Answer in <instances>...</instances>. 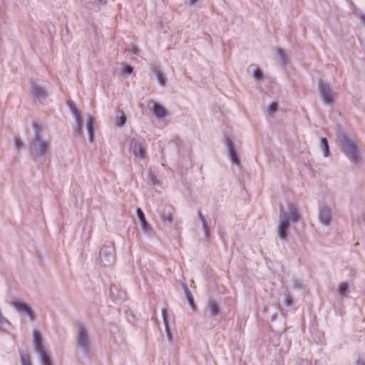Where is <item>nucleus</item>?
Here are the masks:
<instances>
[{
  "instance_id": "1",
  "label": "nucleus",
  "mask_w": 365,
  "mask_h": 365,
  "mask_svg": "<svg viewBox=\"0 0 365 365\" xmlns=\"http://www.w3.org/2000/svg\"><path fill=\"white\" fill-rule=\"evenodd\" d=\"M34 341L36 351L39 354L41 361L43 365H52L50 356L46 353L42 344V339L40 333L38 331H34Z\"/></svg>"
},
{
  "instance_id": "2",
  "label": "nucleus",
  "mask_w": 365,
  "mask_h": 365,
  "mask_svg": "<svg viewBox=\"0 0 365 365\" xmlns=\"http://www.w3.org/2000/svg\"><path fill=\"white\" fill-rule=\"evenodd\" d=\"M341 148L346 155L354 162L357 160V150L355 144L345 138L341 142Z\"/></svg>"
},
{
  "instance_id": "3",
  "label": "nucleus",
  "mask_w": 365,
  "mask_h": 365,
  "mask_svg": "<svg viewBox=\"0 0 365 365\" xmlns=\"http://www.w3.org/2000/svg\"><path fill=\"white\" fill-rule=\"evenodd\" d=\"M130 150L135 158L139 159H143L146 156L145 146L135 139H133L131 141Z\"/></svg>"
},
{
  "instance_id": "4",
  "label": "nucleus",
  "mask_w": 365,
  "mask_h": 365,
  "mask_svg": "<svg viewBox=\"0 0 365 365\" xmlns=\"http://www.w3.org/2000/svg\"><path fill=\"white\" fill-rule=\"evenodd\" d=\"M288 227L289 221L287 217L286 213L282 209H281L279 225L278 227V234L282 239L286 238Z\"/></svg>"
},
{
  "instance_id": "5",
  "label": "nucleus",
  "mask_w": 365,
  "mask_h": 365,
  "mask_svg": "<svg viewBox=\"0 0 365 365\" xmlns=\"http://www.w3.org/2000/svg\"><path fill=\"white\" fill-rule=\"evenodd\" d=\"M319 88L324 101L326 103H331L333 101V93L329 86L322 82H320Z\"/></svg>"
},
{
  "instance_id": "6",
  "label": "nucleus",
  "mask_w": 365,
  "mask_h": 365,
  "mask_svg": "<svg viewBox=\"0 0 365 365\" xmlns=\"http://www.w3.org/2000/svg\"><path fill=\"white\" fill-rule=\"evenodd\" d=\"M11 304L19 312H24L28 314L31 320H34L35 318L34 314L31 308L25 303L21 301H14Z\"/></svg>"
},
{
  "instance_id": "7",
  "label": "nucleus",
  "mask_w": 365,
  "mask_h": 365,
  "mask_svg": "<svg viewBox=\"0 0 365 365\" xmlns=\"http://www.w3.org/2000/svg\"><path fill=\"white\" fill-rule=\"evenodd\" d=\"M319 218L323 224L327 225L331 220L330 210L327 207H322L320 210Z\"/></svg>"
},
{
  "instance_id": "8",
  "label": "nucleus",
  "mask_w": 365,
  "mask_h": 365,
  "mask_svg": "<svg viewBox=\"0 0 365 365\" xmlns=\"http://www.w3.org/2000/svg\"><path fill=\"white\" fill-rule=\"evenodd\" d=\"M78 343L81 346H86L87 344V333L82 327L78 329Z\"/></svg>"
},
{
  "instance_id": "9",
  "label": "nucleus",
  "mask_w": 365,
  "mask_h": 365,
  "mask_svg": "<svg viewBox=\"0 0 365 365\" xmlns=\"http://www.w3.org/2000/svg\"><path fill=\"white\" fill-rule=\"evenodd\" d=\"M153 113L158 118H163L167 114L165 108L156 103L153 105Z\"/></svg>"
},
{
  "instance_id": "10",
  "label": "nucleus",
  "mask_w": 365,
  "mask_h": 365,
  "mask_svg": "<svg viewBox=\"0 0 365 365\" xmlns=\"http://www.w3.org/2000/svg\"><path fill=\"white\" fill-rule=\"evenodd\" d=\"M137 215L140 221L143 229L144 230H147L149 228V225L147 222L144 213L140 208L137 210Z\"/></svg>"
},
{
  "instance_id": "11",
  "label": "nucleus",
  "mask_w": 365,
  "mask_h": 365,
  "mask_svg": "<svg viewBox=\"0 0 365 365\" xmlns=\"http://www.w3.org/2000/svg\"><path fill=\"white\" fill-rule=\"evenodd\" d=\"M289 215H290V217H291L292 220L293 222L297 221L299 217V213H298L297 210L295 207V206L294 205H289Z\"/></svg>"
},
{
  "instance_id": "12",
  "label": "nucleus",
  "mask_w": 365,
  "mask_h": 365,
  "mask_svg": "<svg viewBox=\"0 0 365 365\" xmlns=\"http://www.w3.org/2000/svg\"><path fill=\"white\" fill-rule=\"evenodd\" d=\"M93 117L89 116L88 119V122H87V128H88V133L90 135L91 140H92L93 137Z\"/></svg>"
},
{
  "instance_id": "13",
  "label": "nucleus",
  "mask_w": 365,
  "mask_h": 365,
  "mask_svg": "<svg viewBox=\"0 0 365 365\" xmlns=\"http://www.w3.org/2000/svg\"><path fill=\"white\" fill-rule=\"evenodd\" d=\"M209 308H210L211 314L213 316H215L218 314V312H219L218 305L217 304V303L215 302L210 301L209 302Z\"/></svg>"
},
{
  "instance_id": "14",
  "label": "nucleus",
  "mask_w": 365,
  "mask_h": 365,
  "mask_svg": "<svg viewBox=\"0 0 365 365\" xmlns=\"http://www.w3.org/2000/svg\"><path fill=\"white\" fill-rule=\"evenodd\" d=\"M230 158H231L232 161L236 164H238L239 159L237 156V154L235 153V150L233 146L231 145H230Z\"/></svg>"
},
{
  "instance_id": "15",
  "label": "nucleus",
  "mask_w": 365,
  "mask_h": 365,
  "mask_svg": "<svg viewBox=\"0 0 365 365\" xmlns=\"http://www.w3.org/2000/svg\"><path fill=\"white\" fill-rule=\"evenodd\" d=\"M322 147L324 153V155L327 157L329 155V146L328 141L325 138H322L321 140Z\"/></svg>"
},
{
  "instance_id": "16",
  "label": "nucleus",
  "mask_w": 365,
  "mask_h": 365,
  "mask_svg": "<svg viewBox=\"0 0 365 365\" xmlns=\"http://www.w3.org/2000/svg\"><path fill=\"white\" fill-rule=\"evenodd\" d=\"M21 361L22 365H31L30 356L27 354H21Z\"/></svg>"
},
{
  "instance_id": "17",
  "label": "nucleus",
  "mask_w": 365,
  "mask_h": 365,
  "mask_svg": "<svg viewBox=\"0 0 365 365\" xmlns=\"http://www.w3.org/2000/svg\"><path fill=\"white\" fill-rule=\"evenodd\" d=\"M348 289V284L345 282H342L339 284V292L341 294H345V293L346 292Z\"/></svg>"
},
{
  "instance_id": "18",
  "label": "nucleus",
  "mask_w": 365,
  "mask_h": 365,
  "mask_svg": "<svg viewBox=\"0 0 365 365\" xmlns=\"http://www.w3.org/2000/svg\"><path fill=\"white\" fill-rule=\"evenodd\" d=\"M34 94L37 97H43L45 96L43 90L38 87L34 88Z\"/></svg>"
},
{
  "instance_id": "19",
  "label": "nucleus",
  "mask_w": 365,
  "mask_h": 365,
  "mask_svg": "<svg viewBox=\"0 0 365 365\" xmlns=\"http://www.w3.org/2000/svg\"><path fill=\"white\" fill-rule=\"evenodd\" d=\"M126 121V117L123 115L120 118L116 119V123L118 126H123Z\"/></svg>"
},
{
  "instance_id": "20",
  "label": "nucleus",
  "mask_w": 365,
  "mask_h": 365,
  "mask_svg": "<svg viewBox=\"0 0 365 365\" xmlns=\"http://www.w3.org/2000/svg\"><path fill=\"white\" fill-rule=\"evenodd\" d=\"M48 144L46 142H40L39 143L40 153L43 154L48 148Z\"/></svg>"
},
{
  "instance_id": "21",
  "label": "nucleus",
  "mask_w": 365,
  "mask_h": 365,
  "mask_svg": "<svg viewBox=\"0 0 365 365\" xmlns=\"http://www.w3.org/2000/svg\"><path fill=\"white\" fill-rule=\"evenodd\" d=\"M157 77H158V81L159 83L162 85V86H164L165 83V77L163 76V73H161L160 72H158L157 73Z\"/></svg>"
},
{
  "instance_id": "22",
  "label": "nucleus",
  "mask_w": 365,
  "mask_h": 365,
  "mask_svg": "<svg viewBox=\"0 0 365 365\" xmlns=\"http://www.w3.org/2000/svg\"><path fill=\"white\" fill-rule=\"evenodd\" d=\"M277 109V103H272L270 106H269L268 110L270 113H272Z\"/></svg>"
},
{
  "instance_id": "23",
  "label": "nucleus",
  "mask_w": 365,
  "mask_h": 365,
  "mask_svg": "<svg viewBox=\"0 0 365 365\" xmlns=\"http://www.w3.org/2000/svg\"><path fill=\"white\" fill-rule=\"evenodd\" d=\"M254 76L255 77L256 79H260L262 76V73L261 72V71L259 69H256L255 71H254Z\"/></svg>"
},
{
  "instance_id": "24",
  "label": "nucleus",
  "mask_w": 365,
  "mask_h": 365,
  "mask_svg": "<svg viewBox=\"0 0 365 365\" xmlns=\"http://www.w3.org/2000/svg\"><path fill=\"white\" fill-rule=\"evenodd\" d=\"M132 72H133V68L131 66H126L123 69V73H125L130 74Z\"/></svg>"
},
{
  "instance_id": "25",
  "label": "nucleus",
  "mask_w": 365,
  "mask_h": 365,
  "mask_svg": "<svg viewBox=\"0 0 365 365\" xmlns=\"http://www.w3.org/2000/svg\"><path fill=\"white\" fill-rule=\"evenodd\" d=\"M75 112L76 113V120L78 123V125L79 128L81 127L82 121L80 115L77 113V111L75 110Z\"/></svg>"
},
{
  "instance_id": "26",
  "label": "nucleus",
  "mask_w": 365,
  "mask_h": 365,
  "mask_svg": "<svg viewBox=\"0 0 365 365\" xmlns=\"http://www.w3.org/2000/svg\"><path fill=\"white\" fill-rule=\"evenodd\" d=\"M162 315H163V321L165 322V324H167L168 322H167V313H166V309H163V311H162Z\"/></svg>"
},
{
  "instance_id": "27",
  "label": "nucleus",
  "mask_w": 365,
  "mask_h": 365,
  "mask_svg": "<svg viewBox=\"0 0 365 365\" xmlns=\"http://www.w3.org/2000/svg\"><path fill=\"white\" fill-rule=\"evenodd\" d=\"M22 145H23V143H22V142L21 141V140H20V139H19V138H16V148H17L18 149H19V148L22 146Z\"/></svg>"
},
{
  "instance_id": "28",
  "label": "nucleus",
  "mask_w": 365,
  "mask_h": 365,
  "mask_svg": "<svg viewBox=\"0 0 365 365\" xmlns=\"http://www.w3.org/2000/svg\"><path fill=\"white\" fill-rule=\"evenodd\" d=\"M286 303L289 306L292 304V299L290 297L287 296L286 298Z\"/></svg>"
},
{
  "instance_id": "29",
  "label": "nucleus",
  "mask_w": 365,
  "mask_h": 365,
  "mask_svg": "<svg viewBox=\"0 0 365 365\" xmlns=\"http://www.w3.org/2000/svg\"><path fill=\"white\" fill-rule=\"evenodd\" d=\"M199 216H200V218L201 219V220L203 222V225H205V217L202 216L201 212L200 211L199 212Z\"/></svg>"
},
{
  "instance_id": "30",
  "label": "nucleus",
  "mask_w": 365,
  "mask_h": 365,
  "mask_svg": "<svg viewBox=\"0 0 365 365\" xmlns=\"http://www.w3.org/2000/svg\"><path fill=\"white\" fill-rule=\"evenodd\" d=\"M188 299H189V302H190V305L193 306V300H192V299L191 298V297L190 295L188 297Z\"/></svg>"
},
{
  "instance_id": "31",
  "label": "nucleus",
  "mask_w": 365,
  "mask_h": 365,
  "mask_svg": "<svg viewBox=\"0 0 365 365\" xmlns=\"http://www.w3.org/2000/svg\"><path fill=\"white\" fill-rule=\"evenodd\" d=\"M361 19L362 22H363V23L364 24V25H365V16H362Z\"/></svg>"
},
{
  "instance_id": "32",
  "label": "nucleus",
  "mask_w": 365,
  "mask_h": 365,
  "mask_svg": "<svg viewBox=\"0 0 365 365\" xmlns=\"http://www.w3.org/2000/svg\"><path fill=\"white\" fill-rule=\"evenodd\" d=\"M358 365H365L364 363L358 362Z\"/></svg>"
}]
</instances>
